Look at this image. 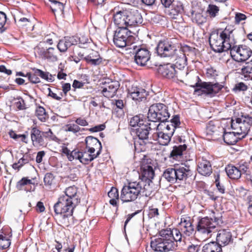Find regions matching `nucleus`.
<instances>
[{
    "label": "nucleus",
    "mask_w": 252,
    "mask_h": 252,
    "mask_svg": "<svg viewBox=\"0 0 252 252\" xmlns=\"http://www.w3.org/2000/svg\"><path fill=\"white\" fill-rule=\"evenodd\" d=\"M234 30L233 26L228 25L223 30H220L211 33L209 41L214 52L221 53L230 50L232 46L236 43L234 34Z\"/></svg>",
    "instance_id": "nucleus-1"
},
{
    "label": "nucleus",
    "mask_w": 252,
    "mask_h": 252,
    "mask_svg": "<svg viewBox=\"0 0 252 252\" xmlns=\"http://www.w3.org/2000/svg\"><path fill=\"white\" fill-rule=\"evenodd\" d=\"M151 189L148 186L144 188L143 183L136 181L131 182L123 186L120 195V199L123 202H130L135 201L139 195L150 196Z\"/></svg>",
    "instance_id": "nucleus-2"
},
{
    "label": "nucleus",
    "mask_w": 252,
    "mask_h": 252,
    "mask_svg": "<svg viewBox=\"0 0 252 252\" xmlns=\"http://www.w3.org/2000/svg\"><path fill=\"white\" fill-rule=\"evenodd\" d=\"M78 203H74L73 200L60 196L58 202L54 204V210L55 214L62 217V222L66 226L73 223L72 221L73 210Z\"/></svg>",
    "instance_id": "nucleus-3"
},
{
    "label": "nucleus",
    "mask_w": 252,
    "mask_h": 252,
    "mask_svg": "<svg viewBox=\"0 0 252 252\" xmlns=\"http://www.w3.org/2000/svg\"><path fill=\"white\" fill-rule=\"evenodd\" d=\"M222 223L221 214L213 212L211 218L206 217L199 220L196 229L199 233L208 236L215 229L216 225H220Z\"/></svg>",
    "instance_id": "nucleus-4"
},
{
    "label": "nucleus",
    "mask_w": 252,
    "mask_h": 252,
    "mask_svg": "<svg viewBox=\"0 0 252 252\" xmlns=\"http://www.w3.org/2000/svg\"><path fill=\"white\" fill-rule=\"evenodd\" d=\"M170 116L167 106L161 103H155L150 106L147 118L150 122L164 123L168 122Z\"/></svg>",
    "instance_id": "nucleus-5"
},
{
    "label": "nucleus",
    "mask_w": 252,
    "mask_h": 252,
    "mask_svg": "<svg viewBox=\"0 0 252 252\" xmlns=\"http://www.w3.org/2000/svg\"><path fill=\"white\" fill-rule=\"evenodd\" d=\"M160 237L151 241V247L155 252H167L176 249L177 245L167 237L164 231L159 232Z\"/></svg>",
    "instance_id": "nucleus-6"
},
{
    "label": "nucleus",
    "mask_w": 252,
    "mask_h": 252,
    "mask_svg": "<svg viewBox=\"0 0 252 252\" xmlns=\"http://www.w3.org/2000/svg\"><path fill=\"white\" fill-rule=\"evenodd\" d=\"M134 37L127 28H118L113 36V42L119 48H123L132 44Z\"/></svg>",
    "instance_id": "nucleus-7"
},
{
    "label": "nucleus",
    "mask_w": 252,
    "mask_h": 252,
    "mask_svg": "<svg viewBox=\"0 0 252 252\" xmlns=\"http://www.w3.org/2000/svg\"><path fill=\"white\" fill-rule=\"evenodd\" d=\"M197 82L193 86L197 88L195 89L196 92H201L210 96H214L222 88L223 86L218 83L202 82L199 76L196 77Z\"/></svg>",
    "instance_id": "nucleus-8"
},
{
    "label": "nucleus",
    "mask_w": 252,
    "mask_h": 252,
    "mask_svg": "<svg viewBox=\"0 0 252 252\" xmlns=\"http://www.w3.org/2000/svg\"><path fill=\"white\" fill-rule=\"evenodd\" d=\"M155 176V171L152 166L149 165H143L141 167L138 183H143L144 188L148 186L151 189V194L155 190L156 188L152 180Z\"/></svg>",
    "instance_id": "nucleus-9"
},
{
    "label": "nucleus",
    "mask_w": 252,
    "mask_h": 252,
    "mask_svg": "<svg viewBox=\"0 0 252 252\" xmlns=\"http://www.w3.org/2000/svg\"><path fill=\"white\" fill-rule=\"evenodd\" d=\"M156 49L158 55L161 57H173L177 51L175 44L168 39L160 40Z\"/></svg>",
    "instance_id": "nucleus-10"
},
{
    "label": "nucleus",
    "mask_w": 252,
    "mask_h": 252,
    "mask_svg": "<svg viewBox=\"0 0 252 252\" xmlns=\"http://www.w3.org/2000/svg\"><path fill=\"white\" fill-rule=\"evenodd\" d=\"M230 53L232 58L238 62H243L248 60L252 54V50L245 45L232 46Z\"/></svg>",
    "instance_id": "nucleus-11"
},
{
    "label": "nucleus",
    "mask_w": 252,
    "mask_h": 252,
    "mask_svg": "<svg viewBox=\"0 0 252 252\" xmlns=\"http://www.w3.org/2000/svg\"><path fill=\"white\" fill-rule=\"evenodd\" d=\"M175 65L171 63L160 65L158 68V72L163 77L168 79H172L175 77H178V76L181 77L184 75L186 76L188 75V72L187 71L184 72L180 69L176 70L175 69Z\"/></svg>",
    "instance_id": "nucleus-12"
},
{
    "label": "nucleus",
    "mask_w": 252,
    "mask_h": 252,
    "mask_svg": "<svg viewBox=\"0 0 252 252\" xmlns=\"http://www.w3.org/2000/svg\"><path fill=\"white\" fill-rule=\"evenodd\" d=\"M175 183H180L184 182L192 175V171L189 166L182 164L181 165H174Z\"/></svg>",
    "instance_id": "nucleus-13"
},
{
    "label": "nucleus",
    "mask_w": 252,
    "mask_h": 252,
    "mask_svg": "<svg viewBox=\"0 0 252 252\" xmlns=\"http://www.w3.org/2000/svg\"><path fill=\"white\" fill-rule=\"evenodd\" d=\"M101 94L107 98H111L116 94L117 91L120 86L118 81H112L106 79L101 83Z\"/></svg>",
    "instance_id": "nucleus-14"
},
{
    "label": "nucleus",
    "mask_w": 252,
    "mask_h": 252,
    "mask_svg": "<svg viewBox=\"0 0 252 252\" xmlns=\"http://www.w3.org/2000/svg\"><path fill=\"white\" fill-rule=\"evenodd\" d=\"M114 22L118 28H127V9L115 7L113 9Z\"/></svg>",
    "instance_id": "nucleus-15"
},
{
    "label": "nucleus",
    "mask_w": 252,
    "mask_h": 252,
    "mask_svg": "<svg viewBox=\"0 0 252 252\" xmlns=\"http://www.w3.org/2000/svg\"><path fill=\"white\" fill-rule=\"evenodd\" d=\"M132 48L135 50L134 61L135 63L140 66H144L151 58V53L148 48L144 47H137L133 46Z\"/></svg>",
    "instance_id": "nucleus-16"
},
{
    "label": "nucleus",
    "mask_w": 252,
    "mask_h": 252,
    "mask_svg": "<svg viewBox=\"0 0 252 252\" xmlns=\"http://www.w3.org/2000/svg\"><path fill=\"white\" fill-rule=\"evenodd\" d=\"M215 242L221 247L232 243L233 239L231 232L226 229L219 230L218 231Z\"/></svg>",
    "instance_id": "nucleus-17"
},
{
    "label": "nucleus",
    "mask_w": 252,
    "mask_h": 252,
    "mask_svg": "<svg viewBox=\"0 0 252 252\" xmlns=\"http://www.w3.org/2000/svg\"><path fill=\"white\" fill-rule=\"evenodd\" d=\"M85 143L86 149L90 153H94L97 150L96 153H99V155L101 154L102 145L97 138L92 136H87L85 139Z\"/></svg>",
    "instance_id": "nucleus-18"
},
{
    "label": "nucleus",
    "mask_w": 252,
    "mask_h": 252,
    "mask_svg": "<svg viewBox=\"0 0 252 252\" xmlns=\"http://www.w3.org/2000/svg\"><path fill=\"white\" fill-rule=\"evenodd\" d=\"M42 133L43 131H40L36 126L32 127L30 135L33 146L40 147L45 145V142L43 138Z\"/></svg>",
    "instance_id": "nucleus-19"
},
{
    "label": "nucleus",
    "mask_w": 252,
    "mask_h": 252,
    "mask_svg": "<svg viewBox=\"0 0 252 252\" xmlns=\"http://www.w3.org/2000/svg\"><path fill=\"white\" fill-rule=\"evenodd\" d=\"M127 27L138 26L143 22L141 13L138 10H127Z\"/></svg>",
    "instance_id": "nucleus-20"
},
{
    "label": "nucleus",
    "mask_w": 252,
    "mask_h": 252,
    "mask_svg": "<svg viewBox=\"0 0 252 252\" xmlns=\"http://www.w3.org/2000/svg\"><path fill=\"white\" fill-rule=\"evenodd\" d=\"M180 225L184 236H190L193 234L194 228L189 217L181 218Z\"/></svg>",
    "instance_id": "nucleus-21"
},
{
    "label": "nucleus",
    "mask_w": 252,
    "mask_h": 252,
    "mask_svg": "<svg viewBox=\"0 0 252 252\" xmlns=\"http://www.w3.org/2000/svg\"><path fill=\"white\" fill-rule=\"evenodd\" d=\"M76 40V36H65L59 40L57 48L61 52L64 53L71 46L77 44Z\"/></svg>",
    "instance_id": "nucleus-22"
},
{
    "label": "nucleus",
    "mask_w": 252,
    "mask_h": 252,
    "mask_svg": "<svg viewBox=\"0 0 252 252\" xmlns=\"http://www.w3.org/2000/svg\"><path fill=\"white\" fill-rule=\"evenodd\" d=\"M158 125H155V126L152 127L151 124L146 123L139 127L136 128V133L139 139L145 140H147L149 134V131L152 129H158Z\"/></svg>",
    "instance_id": "nucleus-23"
},
{
    "label": "nucleus",
    "mask_w": 252,
    "mask_h": 252,
    "mask_svg": "<svg viewBox=\"0 0 252 252\" xmlns=\"http://www.w3.org/2000/svg\"><path fill=\"white\" fill-rule=\"evenodd\" d=\"M171 134L163 131L156 132L152 134L151 138L160 145L167 146L171 140Z\"/></svg>",
    "instance_id": "nucleus-24"
},
{
    "label": "nucleus",
    "mask_w": 252,
    "mask_h": 252,
    "mask_svg": "<svg viewBox=\"0 0 252 252\" xmlns=\"http://www.w3.org/2000/svg\"><path fill=\"white\" fill-rule=\"evenodd\" d=\"M219 127L215 126L214 122L210 121L206 126V134L208 135L212 136V138L214 140H218L221 137L223 131L218 130Z\"/></svg>",
    "instance_id": "nucleus-25"
},
{
    "label": "nucleus",
    "mask_w": 252,
    "mask_h": 252,
    "mask_svg": "<svg viewBox=\"0 0 252 252\" xmlns=\"http://www.w3.org/2000/svg\"><path fill=\"white\" fill-rule=\"evenodd\" d=\"M231 127L234 129L235 132L237 135H242L241 138H243L246 136L250 128L242 124V123H237L236 120H232Z\"/></svg>",
    "instance_id": "nucleus-26"
},
{
    "label": "nucleus",
    "mask_w": 252,
    "mask_h": 252,
    "mask_svg": "<svg viewBox=\"0 0 252 252\" xmlns=\"http://www.w3.org/2000/svg\"><path fill=\"white\" fill-rule=\"evenodd\" d=\"M197 171L203 176H209L212 172V166L209 161L202 159L198 163Z\"/></svg>",
    "instance_id": "nucleus-27"
},
{
    "label": "nucleus",
    "mask_w": 252,
    "mask_h": 252,
    "mask_svg": "<svg viewBox=\"0 0 252 252\" xmlns=\"http://www.w3.org/2000/svg\"><path fill=\"white\" fill-rule=\"evenodd\" d=\"M129 94L132 99L139 101L145 100L148 95V93L145 90L137 87L132 89L129 91Z\"/></svg>",
    "instance_id": "nucleus-28"
},
{
    "label": "nucleus",
    "mask_w": 252,
    "mask_h": 252,
    "mask_svg": "<svg viewBox=\"0 0 252 252\" xmlns=\"http://www.w3.org/2000/svg\"><path fill=\"white\" fill-rule=\"evenodd\" d=\"M167 237L177 245L178 242H181L183 236H184L181 230L177 228L171 229H163Z\"/></svg>",
    "instance_id": "nucleus-29"
},
{
    "label": "nucleus",
    "mask_w": 252,
    "mask_h": 252,
    "mask_svg": "<svg viewBox=\"0 0 252 252\" xmlns=\"http://www.w3.org/2000/svg\"><path fill=\"white\" fill-rule=\"evenodd\" d=\"M84 60L88 63L92 65L100 64L102 61L98 52L93 50L88 56L84 57Z\"/></svg>",
    "instance_id": "nucleus-30"
},
{
    "label": "nucleus",
    "mask_w": 252,
    "mask_h": 252,
    "mask_svg": "<svg viewBox=\"0 0 252 252\" xmlns=\"http://www.w3.org/2000/svg\"><path fill=\"white\" fill-rule=\"evenodd\" d=\"M77 189L75 186H70L66 189L64 194L62 195L63 197L74 201L76 202L80 203V199L79 196L77 194Z\"/></svg>",
    "instance_id": "nucleus-31"
},
{
    "label": "nucleus",
    "mask_w": 252,
    "mask_h": 252,
    "mask_svg": "<svg viewBox=\"0 0 252 252\" xmlns=\"http://www.w3.org/2000/svg\"><path fill=\"white\" fill-rule=\"evenodd\" d=\"M184 11L183 3L180 1H175L172 3L171 9L169 11V15L171 18L176 19V17L182 14Z\"/></svg>",
    "instance_id": "nucleus-32"
},
{
    "label": "nucleus",
    "mask_w": 252,
    "mask_h": 252,
    "mask_svg": "<svg viewBox=\"0 0 252 252\" xmlns=\"http://www.w3.org/2000/svg\"><path fill=\"white\" fill-rule=\"evenodd\" d=\"M221 130L223 131L221 136L223 137L224 142L228 145H234L237 142L238 139L242 138L237 137L235 131L226 132L224 128H222Z\"/></svg>",
    "instance_id": "nucleus-33"
},
{
    "label": "nucleus",
    "mask_w": 252,
    "mask_h": 252,
    "mask_svg": "<svg viewBox=\"0 0 252 252\" xmlns=\"http://www.w3.org/2000/svg\"><path fill=\"white\" fill-rule=\"evenodd\" d=\"M225 170L228 177L231 179L237 180L241 177L240 171L236 166L228 164L226 166Z\"/></svg>",
    "instance_id": "nucleus-34"
},
{
    "label": "nucleus",
    "mask_w": 252,
    "mask_h": 252,
    "mask_svg": "<svg viewBox=\"0 0 252 252\" xmlns=\"http://www.w3.org/2000/svg\"><path fill=\"white\" fill-rule=\"evenodd\" d=\"M187 149L186 144L174 146L170 154V157L175 160H178L182 158L183 152Z\"/></svg>",
    "instance_id": "nucleus-35"
},
{
    "label": "nucleus",
    "mask_w": 252,
    "mask_h": 252,
    "mask_svg": "<svg viewBox=\"0 0 252 252\" xmlns=\"http://www.w3.org/2000/svg\"><path fill=\"white\" fill-rule=\"evenodd\" d=\"M81 162L84 164H88L99 156V153H91L88 150L81 151Z\"/></svg>",
    "instance_id": "nucleus-36"
},
{
    "label": "nucleus",
    "mask_w": 252,
    "mask_h": 252,
    "mask_svg": "<svg viewBox=\"0 0 252 252\" xmlns=\"http://www.w3.org/2000/svg\"><path fill=\"white\" fill-rule=\"evenodd\" d=\"M48 46H45V43H39L34 47L35 55H37L39 58L46 60L48 52Z\"/></svg>",
    "instance_id": "nucleus-37"
},
{
    "label": "nucleus",
    "mask_w": 252,
    "mask_h": 252,
    "mask_svg": "<svg viewBox=\"0 0 252 252\" xmlns=\"http://www.w3.org/2000/svg\"><path fill=\"white\" fill-rule=\"evenodd\" d=\"M202 252H222L221 247L215 242H211L205 244L202 248Z\"/></svg>",
    "instance_id": "nucleus-38"
},
{
    "label": "nucleus",
    "mask_w": 252,
    "mask_h": 252,
    "mask_svg": "<svg viewBox=\"0 0 252 252\" xmlns=\"http://www.w3.org/2000/svg\"><path fill=\"white\" fill-rule=\"evenodd\" d=\"M108 196L111 198L109 201L110 204L113 206H117V201L119 198L118 189L112 187L110 190L108 192Z\"/></svg>",
    "instance_id": "nucleus-39"
},
{
    "label": "nucleus",
    "mask_w": 252,
    "mask_h": 252,
    "mask_svg": "<svg viewBox=\"0 0 252 252\" xmlns=\"http://www.w3.org/2000/svg\"><path fill=\"white\" fill-rule=\"evenodd\" d=\"M31 184H34L32 182V180L28 179L26 177H23L17 182L16 188L18 190H24L26 191H30L31 189H28L26 186Z\"/></svg>",
    "instance_id": "nucleus-40"
},
{
    "label": "nucleus",
    "mask_w": 252,
    "mask_h": 252,
    "mask_svg": "<svg viewBox=\"0 0 252 252\" xmlns=\"http://www.w3.org/2000/svg\"><path fill=\"white\" fill-rule=\"evenodd\" d=\"M11 240L7 235L0 232V249L4 250L9 247Z\"/></svg>",
    "instance_id": "nucleus-41"
},
{
    "label": "nucleus",
    "mask_w": 252,
    "mask_h": 252,
    "mask_svg": "<svg viewBox=\"0 0 252 252\" xmlns=\"http://www.w3.org/2000/svg\"><path fill=\"white\" fill-rule=\"evenodd\" d=\"M219 11V7L215 4H210L207 8L206 13L211 18H214L218 15Z\"/></svg>",
    "instance_id": "nucleus-42"
},
{
    "label": "nucleus",
    "mask_w": 252,
    "mask_h": 252,
    "mask_svg": "<svg viewBox=\"0 0 252 252\" xmlns=\"http://www.w3.org/2000/svg\"><path fill=\"white\" fill-rule=\"evenodd\" d=\"M162 177L167 182L175 184L174 182V172H173V167H169L166 169L163 173Z\"/></svg>",
    "instance_id": "nucleus-43"
},
{
    "label": "nucleus",
    "mask_w": 252,
    "mask_h": 252,
    "mask_svg": "<svg viewBox=\"0 0 252 252\" xmlns=\"http://www.w3.org/2000/svg\"><path fill=\"white\" fill-rule=\"evenodd\" d=\"M236 120L237 123H242V124H244L249 128H251L252 125V117L248 115H242L240 117L237 118Z\"/></svg>",
    "instance_id": "nucleus-44"
},
{
    "label": "nucleus",
    "mask_w": 252,
    "mask_h": 252,
    "mask_svg": "<svg viewBox=\"0 0 252 252\" xmlns=\"http://www.w3.org/2000/svg\"><path fill=\"white\" fill-rule=\"evenodd\" d=\"M56 50L53 47H48V52L46 60L54 62L58 60Z\"/></svg>",
    "instance_id": "nucleus-45"
},
{
    "label": "nucleus",
    "mask_w": 252,
    "mask_h": 252,
    "mask_svg": "<svg viewBox=\"0 0 252 252\" xmlns=\"http://www.w3.org/2000/svg\"><path fill=\"white\" fill-rule=\"evenodd\" d=\"M36 116L38 119L42 122H45L46 120L47 114L44 107L39 106L35 111Z\"/></svg>",
    "instance_id": "nucleus-46"
},
{
    "label": "nucleus",
    "mask_w": 252,
    "mask_h": 252,
    "mask_svg": "<svg viewBox=\"0 0 252 252\" xmlns=\"http://www.w3.org/2000/svg\"><path fill=\"white\" fill-rule=\"evenodd\" d=\"M35 74L49 82H53L54 80L53 76L48 72H44L40 69H35Z\"/></svg>",
    "instance_id": "nucleus-47"
},
{
    "label": "nucleus",
    "mask_w": 252,
    "mask_h": 252,
    "mask_svg": "<svg viewBox=\"0 0 252 252\" xmlns=\"http://www.w3.org/2000/svg\"><path fill=\"white\" fill-rule=\"evenodd\" d=\"M34 160L33 156L29 153H26L23 155V157L18 160V163L23 166L24 165L29 163L31 161Z\"/></svg>",
    "instance_id": "nucleus-48"
},
{
    "label": "nucleus",
    "mask_w": 252,
    "mask_h": 252,
    "mask_svg": "<svg viewBox=\"0 0 252 252\" xmlns=\"http://www.w3.org/2000/svg\"><path fill=\"white\" fill-rule=\"evenodd\" d=\"M42 135L43 138L48 139L49 141H53L59 142L60 139L53 133L51 129H49L48 131H43Z\"/></svg>",
    "instance_id": "nucleus-49"
},
{
    "label": "nucleus",
    "mask_w": 252,
    "mask_h": 252,
    "mask_svg": "<svg viewBox=\"0 0 252 252\" xmlns=\"http://www.w3.org/2000/svg\"><path fill=\"white\" fill-rule=\"evenodd\" d=\"M66 131L72 132L77 135V133L79 131H83L85 130L84 128H80L77 125L74 124H67L65 126Z\"/></svg>",
    "instance_id": "nucleus-50"
},
{
    "label": "nucleus",
    "mask_w": 252,
    "mask_h": 252,
    "mask_svg": "<svg viewBox=\"0 0 252 252\" xmlns=\"http://www.w3.org/2000/svg\"><path fill=\"white\" fill-rule=\"evenodd\" d=\"M144 124V120L140 118L139 116H135L132 117L129 122V125L132 127L141 126Z\"/></svg>",
    "instance_id": "nucleus-51"
},
{
    "label": "nucleus",
    "mask_w": 252,
    "mask_h": 252,
    "mask_svg": "<svg viewBox=\"0 0 252 252\" xmlns=\"http://www.w3.org/2000/svg\"><path fill=\"white\" fill-rule=\"evenodd\" d=\"M241 72L244 74L252 76V60L245 63L241 69Z\"/></svg>",
    "instance_id": "nucleus-52"
},
{
    "label": "nucleus",
    "mask_w": 252,
    "mask_h": 252,
    "mask_svg": "<svg viewBox=\"0 0 252 252\" xmlns=\"http://www.w3.org/2000/svg\"><path fill=\"white\" fill-rule=\"evenodd\" d=\"M236 166L240 171L241 175L242 174H247V172L249 169V164L248 162L241 161L237 164Z\"/></svg>",
    "instance_id": "nucleus-53"
},
{
    "label": "nucleus",
    "mask_w": 252,
    "mask_h": 252,
    "mask_svg": "<svg viewBox=\"0 0 252 252\" xmlns=\"http://www.w3.org/2000/svg\"><path fill=\"white\" fill-rule=\"evenodd\" d=\"M6 21V16L5 13L0 11V33L5 32L6 28L4 27Z\"/></svg>",
    "instance_id": "nucleus-54"
},
{
    "label": "nucleus",
    "mask_w": 252,
    "mask_h": 252,
    "mask_svg": "<svg viewBox=\"0 0 252 252\" xmlns=\"http://www.w3.org/2000/svg\"><path fill=\"white\" fill-rule=\"evenodd\" d=\"M26 76H27L29 80L32 83L36 84L40 82L39 78L38 77V75L35 74V69H34L33 73L28 72L26 74Z\"/></svg>",
    "instance_id": "nucleus-55"
},
{
    "label": "nucleus",
    "mask_w": 252,
    "mask_h": 252,
    "mask_svg": "<svg viewBox=\"0 0 252 252\" xmlns=\"http://www.w3.org/2000/svg\"><path fill=\"white\" fill-rule=\"evenodd\" d=\"M194 21L198 24H202L206 21V18L204 16L202 13H196L193 17Z\"/></svg>",
    "instance_id": "nucleus-56"
},
{
    "label": "nucleus",
    "mask_w": 252,
    "mask_h": 252,
    "mask_svg": "<svg viewBox=\"0 0 252 252\" xmlns=\"http://www.w3.org/2000/svg\"><path fill=\"white\" fill-rule=\"evenodd\" d=\"M218 71L214 67L209 66L206 68V75L207 77L214 78L218 76Z\"/></svg>",
    "instance_id": "nucleus-57"
},
{
    "label": "nucleus",
    "mask_w": 252,
    "mask_h": 252,
    "mask_svg": "<svg viewBox=\"0 0 252 252\" xmlns=\"http://www.w3.org/2000/svg\"><path fill=\"white\" fill-rule=\"evenodd\" d=\"M50 1L55 4L54 7H51L52 11L55 12V11H57L58 10H60V11H63L64 6L62 3L55 0H51Z\"/></svg>",
    "instance_id": "nucleus-58"
},
{
    "label": "nucleus",
    "mask_w": 252,
    "mask_h": 252,
    "mask_svg": "<svg viewBox=\"0 0 252 252\" xmlns=\"http://www.w3.org/2000/svg\"><path fill=\"white\" fill-rule=\"evenodd\" d=\"M54 180V176L51 173H47L44 178V182L46 186H51Z\"/></svg>",
    "instance_id": "nucleus-59"
},
{
    "label": "nucleus",
    "mask_w": 252,
    "mask_h": 252,
    "mask_svg": "<svg viewBox=\"0 0 252 252\" xmlns=\"http://www.w3.org/2000/svg\"><path fill=\"white\" fill-rule=\"evenodd\" d=\"M195 48L190 47L187 45H184L182 47V50L184 52L183 55L186 56H189V54L194 55L195 53Z\"/></svg>",
    "instance_id": "nucleus-60"
},
{
    "label": "nucleus",
    "mask_w": 252,
    "mask_h": 252,
    "mask_svg": "<svg viewBox=\"0 0 252 252\" xmlns=\"http://www.w3.org/2000/svg\"><path fill=\"white\" fill-rule=\"evenodd\" d=\"M115 104L117 108L118 109L117 112H120V115H123L124 113L123 108L124 107V103L123 100L118 99L115 100V102H113Z\"/></svg>",
    "instance_id": "nucleus-61"
},
{
    "label": "nucleus",
    "mask_w": 252,
    "mask_h": 252,
    "mask_svg": "<svg viewBox=\"0 0 252 252\" xmlns=\"http://www.w3.org/2000/svg\"><path fill=\"white\" fill-rule=\"evenodd\" d=\"M215 184L219 191L222 194L224 193L225 189L224 185L220 183V177L219 175L217 177V178L215 179Z\"/></svg>",
    "instance_id": "nucleus-62"
},
{
    "label": "nucleus",
    "mask_w": 252,
    "mask_h": 252,
    "mask_svg": "<svg viewBox=\"0 0 252 252\" xmlns=\"http://www.w3.org/2000/svg\"><path fill=\"white\" fill-rule=\"evenodd\" d=\"M17 100L18 101L15 102L16 108L19 110L26 109V107L24 100L21 97L17 98Z\"/></svg>",
    "instance_id": "nucleus-63"
},
{
    "label": "nucleus",
    "mask_w": 252,
    "mask_h": 252,
    "mask_svg": "<svg viewBox=\"0 0 252 252\" xmlns=\"http://www.w3.org/2000/svg\"><path fill=\"white\" fill-rule=\"evenodd\" d=\"M169 123L173 126H175L176 128L177 127H179L181 124L179 115H174L173 116L172 118L171 119Z\"/></svg>",
    "instance_id": "nucleus-64"
}]
</instances>
